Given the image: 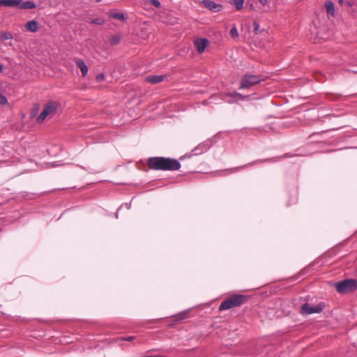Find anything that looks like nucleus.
Returning <instances> with one entry per match:
<instances>
[{
    "label": "nucleus",
    "instance_id": "dca6fc26",
    "mask_svg": "<svg viewBox=\"0 0 357 357\" xmlns=\"http://www.w3.org/2000/svg\"><path fill=\"white\" fill-rule=\"evenodd\" d=\"M110 17L116 20H119L121 21H125L126 17L123 13H112L109 14Z\"/></svg>",
    "mask_w": 357,
    "mask_h": 357
},
{
    "label": "nucleus",
    "instance_id": "6ab92c4d",
    "mask_svg": "<svg viewBox=\"0 0 357 357\" xmlns=\"http://www.w3.org/2000/svg\"><path fill=\"white\" fill-rule=\"evenodd\" d=\"M326 11L328 14H333L334 13L335 8L334 5L331 1H328L326 3Z\"/></svg>",
    "mask_w": 357,
    "mask_h": 357
},
{
    "label": "nucleus",
    "instance_id": "20e7f679",
    "mask_svg": "<svg viewBox=\"0 0 357 357\" xmlns=\"http://www.w3.org/2000/svg\"><path fill=\"white\" fill-rule=\"evenodd\" d=\"M59 107V103L56 101H49L47 102L45 105L42 112L38 116L36 119L37 122L42 123L48 116L55 114Z\"/></svg>",
    "mask_w": 357,
    "mask_h": 357
},
{
    "label": "nucleus",
    "instance_id": "7ed1b4c3",
    "mask_svg": "<svg viewBox=\"0 0 357 357\" xmlns=\"http://www.w3.org/2000/svg\"><path fill=\"white\" fill-rule=\"evenodd\" d=\"M334 286L338 293L348 294L357 289V281L354 279L344 280L335 283Z\"/></svg>",
    "mask_w": 357,
    "mask_h": 357
},
{
    "label": "nucleus",
    "instance_id": "1a4fd4ad",
    "mask_svg": "<svg viewBox=\"0 0 357 357\" xmlns=\"http://www.w3.org/2000/svg\"><path fill=\"white\" fill-rule=\"evenodd\" d=\"M75 62L77 68L80 69L82 76L85 77L88 73V67L85 62L81 59H75Z\"/></svg>",
    "mask_w": 357,
    "mask_h": 357
},
{
    "label": "nucleus",
    "instance_id": "f03ea898",
    "mask_svg": "<svg viewBox=\"0 0 357 357\" xmlns=\"http://www.w3.org/2000/svg\"><path fill=\"white\" fill-rule=\"evenodd\" d=\"M248 297L241 294H234L221 303L219 310H227L233 307H238L247 301Z\"/></svg>",
    "mask_w": 357,
    "mask_h": 357
},
{
    "label": "nucleus",
    "instance_id": "b1692460",
    "mask_svg": "<svg viewBox=\"0 0 357 357\" xmlns=\"http://www.w3.org/2000/svg\"><path fill=\"white\" fill-rule=\"evenodd\" d=\"M254 31L256 34H257L259 31V24L258 22H254Z\"/></svg>",
    "mask_w": 357,
    "mask_h": 357
},
{
    "label": "nucleus",
    "instance_id": "412c9836",
    "mask_svg": "<svg viewBox=\"0 0 357 357\" xmlns=\"http://www.w3.org/2000/svg\"><path fill=\"white\" fill-rule=\"evenodd\" d=\"M230 34H231V37L234 38L238 37V30L236 26H234L231 29Z\"/></svg>",
    "mask_w": 357,
    "mask_h": 357
},
{
    "label": "nucleus",
    "instance_id": "7c9ffc66",
    "mask_svg": "<svg viewBox=\"0 0 357 357\" xmlns=\"http://www.w3.org/2000/svg\"><path fill=\"white\" fill-rule=\"evenodd\" d=\"M236 96H241V95L240 93H236Z\"/></svg>",
    "mask_w": 357,
    "mask_h": 357
},
{
    "label": "nucleus",
    "instance_id": "cd10ccee",
    "mask_svg": "<svg viewBox=\"0 0 357 357\" xmlns=\"http://www.w3.org/2000/svg\"><path fill=\"white\" fill-rule=\"evenodd\" d=\"M250 10H253V9H254V6H253V5H252V4H250Z\"/></svg>",
    "mask_w": 357,
    "mask_h": 357
},
{
    "label": "nucleus",
    "instance_id": "9d476101",
    "mask_svg": "<svg viewBox=\"0 0 357 357\" xmlns=\"http://www.w3.org/2000/svg\"><path fill=\"white\" fill-rule=\"evenodd\" d=\"M22 0H0V6L19 8Z\"/></svg>",
    "mask_w": 357,
    "mask_h": 357
},
{
    "label": "nucleus",
    "instance_id": "f257e3e1",
    "mask_svg": "<svg viewBox=\"0 0 357 357\" xmlns=\"http://www.w3.org/2000/svg\"><path fill=\"white\" fill-rule=\"evenodd\" d=\"M146 165L150 169L162 171L178 170L181 167L178 160L165 157L149 158Z\"/></svg>",
    "mask_w": 357,
    "mask_h": 357
},
{
    "label": "nucleus",
    "instance_id": "a211bd4d",
    "mask_svg": "<svg viewBox=\"0 0 357 357\" xmlns=\"http://www.w3.org/2000/svg\"><path fill=\"white\" fill-rule=\"evenodd\" d=\"M121 40V37L119 35H114L109 39V43L112 45H117Z\"/></svg>",
    "mask_w": 357,
    "mask_h": 357
},
{
    "label": "nucleus",
    "instance_id": "a878e982",
    "mask_svg": "<svg viewBox=\"0 0 357 357\" xmlns=\"http://www.w3.org/2000/svg\"><path fill=\"white\" fill-rule=\"evenodd\" d=\"M259 2L262 4V5H266L268 2V0H259Z\"/></svg>",
    "mask_w": 357,
    "mask_h": 357
},
{
    "label": "nucleus",
    "instance_id": "ddd939ff",
    "mask_svg": "<svg viewBox=\"0 0 357 357\" xmlns=\"http://www.w3.org/2000/svg\"><path fill=\"white\" fill-rule=\"evenodd\" d=\"M36 7V5L34 2L33 1H24L23 2L22 1H21L20 4L19 5V8L20 9H33Z\"/></svg>",
    "mask_w": 357,
    "mask_h": 357
},
{
    "label": "nucleus",
    "instance_id": "4be33fe9",
    "mask_svg": "<svg viewBox=\"0 0 357 357\" xmlns=\"http://www.w3.org/2000/svg\"><path fill=\"white\" fill-rule=\"evenodd\" d=\"M96 79L98 82H102L104 79H105V75L103 73H100L98 74L96 77Z\"/></svg>",
    "mask_w": 357,
    "mask_h": 357
},
{
    "label": "nucleus",
    "instance_id": "bb28decb",
    "mask_svg": "<svg viewBox=\"0 0 357 357\" xmlns=\"http://www.w3.org/2000/svg\"><path fill=\"white\" fill-rule=\"evenodd\" d=\"M197 150H198V148H196V149H195L192 151L193 152H195V153H194L195 155H197Z\"/></svg>",
    "mask_w": 357,
    "mask_h": 357
},
{
    "label": "nucleus",
    "instance_id": "39448f33",
    "mask_svg": "<svg viewBox=\"0 0 357 357\" xmlns=\"http://www.w3.org/2000/svg\"><path fill=\"white\" fill-rule=\"evenodd\" d=\"M261 80V77L257 75L245 74L241 78L240 88L249 89L251 86L260 83Z\"/></svg>",
    "mask_w": 357,
    "mask_h": 357
},
{
    "label": "nucleus",
    "instance_id": "5701e85b",
    "mask_svg": "<svg viewBox=\"0 0 357 357\" xmlns=\"http://www.w3.org/2000/svg\"><path fill=\"white\" fill-rule=\"evenodd\" d=\"M151 4H153L156 8L160 7V3L158 0H150Z\"/></svg>",
    "mask_w": 357,
    "mask_h": 357
},
{
    "label": "nucleus",
    "instance_id": "423d86ee",
    "mask_svg": "<svg viewBox=\"0 0 357 357\" xmlns=\"http://www.w3.org/2000/svg\"><path fill=\"white\" fill-rule=\"evenodd\" d=\"M324 306L325 305L323 303H319L316 306H311L308 303H305L301 307V312L303 314L319 313L323 310Z\"/></svg>",
    "mask_w": 357,
    "mask_h": 357
},
{
    "label": "nucleus",
    "instance_id": "f3484780",
    "mask_svg": "<svg viewBox=\"0 0 357 357\" xmlns=\"http://www.w3.org/2000/svg\"><path fill=\"white\" fill-rule=\"evenodd\" d=\"M1 40H7L13 39V34L8 31H3L0 33Z\"/></svg>",
    "mask_w": 357,
    "mask_h": 357
},
{
    "label": "nucleus",
    "instance_id": "2eb2a0df",
    "mask_svg": "<svg viewBox=\"0 0 357 357\" xmlns=\"http://www.w3.org/2000/svg\"><path fill=\"white\" fill-rule=\"evenodd\" d=\"M245 0H231V3L234 5L237 10H241L243 7Z\"/></svg>",
    "mask_w": 357,
    "mask_h": 357
},
{
    "label": "nucleus",
    "instance_id": "4468645a",
    "mask_svg": "<svg viewBox=\"0 0 357 357\" xmlns=\"http://www.w3.org/2000/svg\"><path fill=\"white\" fill-rule=\"evenodd\" d=\"M188 317V312L187 311L181 312L173 317L174 322L181 321Z\"/></svg>",
    "mask_w": 357,
    "mask_h": 357
},
{
    "label": "nucleus",
    "instance_id": "f8f14e48",
    "mask_svg": "<svg viewBox=\"0 0 357 357\" xmlns=\"http://www.w3.org/2000/svg\"><path fill=\"white\" fill-rule=\"evenodd\" d=\"M25 27L31 32H36L39 29L38 22L35 20L28 22Z\"/></svg>",
    "mask_w": 357,
    "mask_h": 357
},
{
    "label": "nucleus",
    "instance_id": "393cba45",
    "mask_svg": "<svg viewBox=\"0 0 357 357\" xmlns=\"http://www.w3.org/2000/svg\"><path fill=\"white\" fill-rule=\"evenodd\" d=\"M135 338V337H134V336H129V337H123V338H122V340H125V341H132V340H133Z\"/></svg>",
    "mask_w": 357,
    "mask_h": 357
},
{
    "label": "nucleus",
    "instance_id": "6e6552de",
    "mask_svg": "<svg viewBox=\"0 0 357 357\" xmlns=\"http://www.w3.org/2000/svg\"><path fill=\"white\" fill-rule=\"evenodd\" d=\"M208 45V40L206 38L198 39L195 41V45L199 53L204 52Z\"/></svg>",
    "mask_w": 357,
    "mask_h": 357
},
{
    "label": "nucleus",
    "instance_id": "aec40b11",
    "mask_svg": "<svg viewBox=\"0 0 357 357\" xmlns=\"http://www.w3.org/2000/svg\"><path fill=\"white\" fill-rule=\"evenodd\" d=\"M91 24L101 25L105 23V20L101 18H96L91 21Z\"/></svg>",
    "mask_w": 357,
    "mask_h": 357
},
{
    "label": "nucleus",
    "instance_id": "0eeeda50",
    "mask_svg": "<svg viewBox=\"0 0 357 357\" xmlns=\"http://www.w3.org/2000/svg\"><path fill=\"white\" fill-rule=\"evenodd\" d=\"M201 3L205 8L214 13L220 12L223 8L221 4L216 3L215 2L211 0H202Z\"/></svg>",
    "mask_w": 357,
    "mask_h": 357
},
{
    "label": "nucleus",
    "instance_id": "9b49d317",
    "mask_svg": "<svg viewBox=\"0 0 357 357\" xmlns=\"http://www.w3.org/2000/svg\"><path fill=\"white\" fill-rule=\"evenodd\" d=\"M165 75H149L146 77V80L151 84H158L164 81Z\"/></svg>",
    "mask_w": 357,
    "mask_h": 357
},
{
    "label": "nucleus",
    "instance_id": "c756f323",
    "mask_svg": "<svg viewBox=\"0 0 357 357\" xmlns=\"http://www.w3.org/2000/svg\"><path fill=\"white\" fill-rule=\"evenodd\" d=\"M338 2L342 3L343 2V0H338Z\"/></svg>",
    "mask_w": 357,
    "mask_h": 357
},
{
    "label": "nucleus",
    "instance_id": "c85d7f7f",
    "mask_svg": "<svg viewBox=\"0 0 357 357\" xmlns=\"http://www.w3.org/2000/svg\"><path fill=\"white\" fill-rule=\"evenodd\" d=\"M3 66L0 63V72H1L3 70Z\"/></svg>",
    "mask_w": 357,
    "mask_h": 357
}]
</instances>
